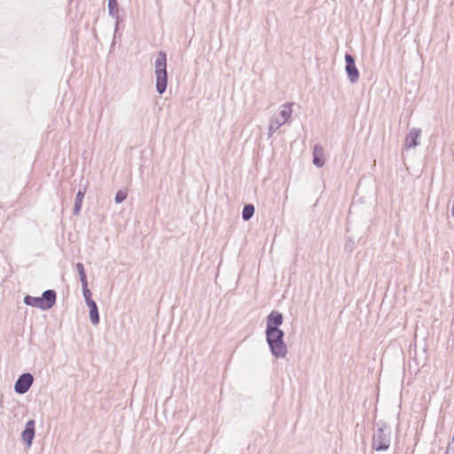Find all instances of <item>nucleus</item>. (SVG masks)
I'll list each match as a JSON object with an SVG mask.
<instances>
[{"mask_svg":"<svg viewBox=\"0 0 454 454\" xmlns=\"http://www.w3.org/2000/svg\"><path fill=\"white\" fill-rule=\"evenodd\" d=\"M283 322V314L277 310H272L266 317V341L271 355L275 358H284L288 352L284 340L285 332L280 329Z\"/></svg>","mask_w":454,"mask_h":454,"instance_id":"nucleus-1","label":"nucleus"},{"mask_svg":"<svg viewBox=\"0 0 454 454\" xmlns=\"http://www.w3.org/2000/svg\"><path fill=\"white\" fill-rule=\"evenodd\" d=\"M167 53L160 51L154 62V73L156 76L155 88L159 94H163L168 86V72H167Z\"/></svg>","mask_w":454,"mask_h":454,"instance_id":"nucleus-2","label":"nucleus"},{"mask_svg":"<svg viewBox=\"0 0 454 454\" xmlns=\"http://www.w3.org/2000/svg\"><path fill=\"white\" fill-rule=\"evenodd\" d=\"M391 427L386 422H377V429L372 437V449L376 451L388 450L391 442Z\"/></svg>","mask_w":454,"mask_h":454,"instance_id":"nucleus-3","label":"nucleus"},{"mask_svg":"<svg viewBox=\"0 0 454 454\" xmlns=\"http://www.w3.org/2000/svg\"><path fill=\"white\" fill-rule=\"evenodd\" d=\"M56 300L57 293L52 289H48L44 291L40 297H35L29 294L26 295L24 298V303L30 307L47 310L55 305Z\"/></svg>","mask_w":454,"mask_h":454,"instance_id":"nucleus-4","label":"nucleus"},{"mask_svg":"<svg viewBox=\"0 0 454 454\" xmlns=\"http://www.w3.org/2000/svg\"><path fill=\"white\" fill-rule=\"evenodd\" d=\"M291 106L292 104H285L278 115L270 121L269 126V136L275 133L290 118L292 114Z\"/></svg>","mask_w":454,"mask_h":454,"instance_id":"nucleus-5","label":"nucleus"},{"mask_svg":"<svg viewBox=\"0 0 454 454\" xmlns=\"http://www.w3.org/2000/svg\"><path fill=\"white\" fill-rule=\"evenodd\" d=\"M34 382V376L30 372H24L19 376L14 384V391L19 395L26 394Z\"/></svg>","mask_w":454,"mask_h":454,"instance_id":"nucleus-6","label":"nucleus"},{"mask_svg":"<svg viewBox=\"0 0 454 454\" xmlns=\"http://www.w3.org/2000/svg\"><path fill=\"white\" fill-rule=\"evenodd\" d=\"M345 71L351 83H356L359 79V71L356 66L355 58L349 54H345Z\"/></svg>","mask_w":454,"mask_h":454,"instance_id":"nucleus-7","label":"nucleus"},{"mask_svg":"<svg viewBox=\"0 0 454 454\" xmlns=\"http://www.w3.org/2000/svg\"><path fill=\"white\" fill-rule=\"evenodd\" d=\"M35 421L29 419L27 421L24 429L21 432L20 437L27 449H29L35 439Z\"/></svg>","mask_w":454,"mask_h":454,"instance_id":"nucleus-8","label":"nucleus"},{"mask_svg":"<svg viewBox=\"0 0 454 454\" xmlns=\"http://www.w3.org/2000/svg\"><path fill=\"white\" fill-rule=\"evenodd\" d=\"M421 135V129L412 128L405 137V146L407 148L416 147L419 145V138Z\"/></svg>","mask_w":454,"mask_h":454,"instance_id":"nucleus-9","label":"nucleus"},{"mask_svg":"<svg viewBox=\"0 0 454 454\" xmlns=\"http://www.w3.org/2000/svg\"><path fill=\"white\" fill-rule=\"evenodd\" d=\"M313 164L317 168H322L325 165L324 148L318 144L313 147Z\"/></svg>","mask_w":454,"mask_h":454,"instance_id":"nucleus-10","label":"nucleus"},{"mask_svg":"<svg viewBox=\"0 0 454 454\" xmlns=\"http://www.w3.org/2000/svg\"><path fill=\"white\" fill-rule=\"evenodd\" d=\"M86 191H87L86 185H82L81 184L79 186V190H78V192L76 193V196H75V200H74V209H73V213L75 215H79L80 212H81L82 205V200L84 199Z\"/></svg>","mask_w":454,"mask_h":454,"instance_id":"nucleus-11","label":"nucleus"},{"mask_svg":"<svg viewBox=\"0 0 454 454\" xmlns=\"http://www.w3.org/2000/svg\"><path fill=\"white\" fill-rule=\"evenodd\" d=\"M108 13L113 18L115 19L116 27H119L120 23L122 21V19L119 16V4L117 0H108L107 4Z\"/></svg>","mask_w":454,"mask_h":454,"instance_id":"nucleus-12","label":"nucleus"},{"mask_svg":"<svg viewBox=\"0 0 454 454\" xmlns=\"http://www.w3.org/2000/svg\"><path fill=\"white\" fill-rule=\"evenodd\" d=\"M255 208L253 204H246L242 209V219L247 222L249 221L254 214Z\"/></svg>","mask_w":454,"mask_h":454,"instance_id":"nucleus-13","label":"nucleus"},{"mask_svg":"<svg viewBox=\"0 0 454 454\" xmlns=\"http://www.w3.org/2000/svg\"><path fill=\"white\" fill-rule=\"evenodd\" d=\"M75 268H76L77 272L79 274V278H80V281H81L82 286L85 285V284H88V278H87V274H86V271H85V269H84V265L82 262H77L75 264Z\"/></svg>","mask_w":454,"mask_h":454,"instance_id":"nucleus-14","label":"nucleus"},{"mask_svg":"<svg viewBox=\"0 0 454 454\" xmlns=\"http://www.w3.org/2000/svg\"><path fill=\"white\" fill-rule=\"evenodd\" d=\"M90 322L93 325H98L99 324V312H98V308H95V309H91L90 310Z\"/></svg>","mask_w":454,"mask_h":454,"instance_id":"nucleus-15","label":"nucleus"},{"mask_svg":"<svg viewBox=\"0 0 454 454\" xmlns=\"http://www.w3.org/2000/svg\"><path fill=\"white\" fill-rule=\"evenodd\" d=\"M127 192L122 191V190H119L116 193H115V197H114V201L116 204H120L121 202H123L126 199H127Z\"/></svg>","mask_w":454,"mask_h":454,"instance_id":"nucleus-16","label":"nucleus"},{"mask_svg":"<svg viewBox=\"0 0 454 454\" xmlns=\"http://www.w3.org/2000/svg\"><path fill=\"white\" fill-rule=\"evenodd\" d=\"M88 286H89V284H85V285L82 286V294H83L85 301L89 299H92V294H91L90 290L89 289Z\"/></svg>","mask_w":454,"mask_h":454,"instance_id":"nucleus-17","label":"nucleus"},{"mask_svg":"<svg viewBox=\"0 0 454 454\" xmlns=\"http://www.w3.org/2000/svg\"><path fill=\"white\" fill-rule=\"evenodd\" d=\"M86 305L88 306L89 308V310H90L91 309H95L98 307L96 301L93 300V299H89L87 300L86 301Z\"/></svg>","mask_w":454,"mask_h":454,"instance_id":"nucleus-18","label":"nucleus"},{"mask_svg":"<svg viewBox=\"0 0 454 454\" xmlns=\"http://www.w3.org/2000/svg\"><path fill=\"white\" fill-rule=\"evenodd\" d=\"M118 29H119V27H114V40H113V43H112V47L114 46L115 44V42L117 39H121V34H118Z\"/></svg>","mask_w":454,"mask_h":454,"instance_id":"nucleus-19","label":"nucleus"},{"mask_svg":"<svg viewBox=\"0 0 454 454\" xmlns=\"http://www.w3.org/2000/svg\"><path fill=\"white\" fill-rule=\"evenodd\" d=\"M451 203H452V205H451V209H450V215H451V216H454V197L451 200Z\"/></svg>","mask_w":454,"mask_h":454,"instance_id":"nucleus-20","label":"nucleus"},{"mask_svg":"<svg viewBox=\"0 0 454 454\" xmlns=\"http://www.w3.org/2000/svg\"><path fill=\"white\" fill-rule=\"evenodd\" d=\"M451 443H453L452 454H454V432H453V434H452V437H451Z\"/></svg>","mask_w":454,"mask_h":454,"instance_id":"nucleus-21","label":"nucleus"},{"mask_svg":"<svg viewBox=\"0 0 454 454\" xmlns=\"http://www.w3.org/2000/svg\"><path fill=\"white\" fill-rule=\"evenodd\" d=\"M450 448H451V443H449L448 448L445 451V454H449Z\"/></svg>","mask_w":454,"mask_h":454,"instance_id":"nucleus-22","label":"nucleus"}]
</instances>
